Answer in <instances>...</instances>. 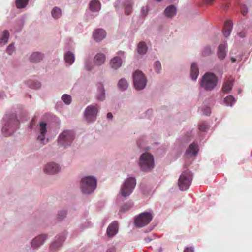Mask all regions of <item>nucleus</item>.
Listing matches in <instances>:
<instances>
[{"instance_id":"1","label":"nucleus","mask_w":252,"mask_h":252,"mask_svg":"<svg viewBox=\"0 0 252 252\" xmlns=\"http://www.w3.org/2000/svg\"><path fill=\"white\" fill-rule=\"evenodd\" d=\"M19 124L15 113L6 115L3 118L2 133L5 136H11L18 129Z\"/></svg>"},{"instance_id":"2","label":"nucleus","mask_w":252,"mask_h":252,"mask_svg":"<svg viewBox=\"0 0 252 252\" xmlns=\"http://www.w3.org/2000/svg\"><path fill=\"white\" fill-rule=\"evenodd\" d=\"M79 186L82 194L90 195L93 193L94 190V176H83L80 180Z\"/></svg>"},{"instance_id":"3","label":"nucleus","mask_w":252,"mask_h":252,"mask_svg":"<svg viewBox=\"0 0 252 252\" xmlns=\"http://www.w3.org/2000/svg\"><path fill=\"white\" fill-rule=\"evenodd\" d=\"M75 137V132L71 130H65L61 132L57 140L58 145L63 148L69 147Z\"/></svg>"},{"instance_id":"4","label":"nucleus","mask_w":252,"mask_h":252,"mask_svg":"<svg viewBox=\"0 0 252 252\" xmlns=\"http://www.w3.org/2000/svg\"><path fill=\"white\" fill-rule=\"evenodd\" d=\"M49 238V235L47 233H41L36 235L30 242V250L31 251L38 250L44 245Z\"/></svg>"},{"instance_id":"5","label":"nucleus","mask_w":252,"mask_h":252,"mask_svg":"<svg viewBox=\"0 0 252 252\" xmlns=\"http://www.w3.org/2000/svg\"><path fill=\"white\" fill-rule=\"evenodd\" d=\"M139 165L142 171H150L154 167L153 156L149 153L143 154L140 158Z\"/></svg>"},{"instance_id":"6","label":"nucleus","mask_w":252,"mask_h":252,"mask_svg":"<svg viewBox=\"0 0 252 252\" xmlns=\"http://www.w3.org/2000/svg\"><path fill=\"white\" fill-rule=\"evenodd\" d=\"M217 77L212 73H206L201 81V86L206 90L211 91L217 85Z\"/></svg>"},{"instance_id":"7","label":"nucleus","mask_w":252,"mask_h":252,"mask_svg":"<svg viewBox=\"0 0 252 252\" xmlns=\"http://www.w3.org/2000/svg\"><path fill=\"white\" fill-rule=\"evenodd\" d=\"M135 185L136 180L134 178L127 179L122 186L120 194L124 197L128 196L132 192Z\"/></svg>"},{"instance_id":"8","label":"nucleus","mask_w":252,"mask_h":252,"mask_svg":"<svg viewBox=\"0 0 252 252\" xmlns=\"http://www.w3.org/2000/svg\"><path fill=\"white\" fill-rule=\"evenodd\" d=\"M192 180L190 171L186 170L180 175L178 180V186L181 190L185 191L189 189Z\"/></svg>"},{"instance_id":"9","label":"nucleus","mask_w":252,"mask_h":252,"mask_svg":"<svg viewBox=\"0 0 252 252\" xmlns=\"http://www.w3.org/2000/svg\"><path fill=\"white\" fill-rule=\"evenodd\" d=\"M133 83L135 89L140 90L145 88L147 83L144 74L140 70H136L133 74Z\"/></svg>"},{"instance_id":"10","label":"nucleus","mask_w":252,"mask_h":252,"mask_svg":"<svg viewBox=\"0 0 252 252\" xmlns=\"http://www.w3.org/2000/svg\"><path fill=\"white\" fill-rule=\"evenodd\" d=\"M46 133L47 124L41 122L37 127V141L42 145L46 144L49 141V139L46 137Z\"/></svg>"},{"instance_id":"11","label":"nucleus","mask_w":252,"mask_h":252,"mask_svg":"<svg viewBox=\"0 0 252 252\" xmlns=\"http://www.w3.org/2000/svg\"><path fill=\"white\" fill-rule=\"evenodd\" d=\"M153 218L151 213L143 212L136 217L134 220V223L137 227H142L147 225L151 221Z\"/></svg>"},{"instance_id":"12","label":"nucleus","mask_w":252,"mask_h":252,"mask_svg":"<svg viewBox=\"0 0 252 252\" xmlns=\"http://www.w3.org/2000/svg\"><path fill=\"white\" fill-rule=\"evenodd\" d=\"M66 237L63 234H59L55 236L49 246V250L51 252H57L63 246Z\"/></svg>"},{"instance_id":"13","label":"nucleus","mask_w":252,"mask_h":252,"mask_svg":"<svg viewBox=\"0 0 252 252\" xmlns=\"http://www.w3.org/2000/svg\"><path fill=\"white\" fill-rule=\"evenodd\" d=\"M61 170L60 165L55 162H49L45 164L43 167V172L47 175H54L58 174Z\"/></svg>"},{"instance_id":"14","label":"nucleus","mask_w":252,"mask_h":252,"mask_svg":"<svg viewBox=\"0 0 252 252\" xmlns=\"http://www.w3.org/2000/svg\"><path fill=\"white\" fill-rule=\"evenodd\" d=\"M84 117L88 123H92L94 120V106H87L84 112Z\"/></svg>"},{"instance_id":"15","label":"nucleus","mask_w":252,"mask_h":252,"mask_svg":"<svg viewBox=\"0 0 252 252\" xmlns=\"http://www.w3.org/2000/svg\"><path fill=\"white\" fill-rule=\"evenodd\" d=\"M94 66V55L93 53L86 57L84 61V68L87 71H92Z\"/></svg>"},{"instance_id":"16","label":"nucleus","mask_w":252,"mask_h":252,"mask_svg":"<svg viewBox=\"0 0 252 252\" xmlns=\"http://www.w3.org/2000/svg\"><path fill=\"white\" fill-rule=\"evenodd\" d=\"M44 58L43 53L40 52H33L29 57V60L33 63H38L42 61Z\"/></svg>"},{"instance_id":"17","label":"nucleus","mask_w":252,"mask_h":252,"mask_svg":"<svg viewBox=\"0 0 252 252\" xmlns=\"http://www.w3.org/2000/svg\"><path fill=\"white\" fill-rule=\"evenodd\" d=\"M198 151V146L196 144L193 143L191 144L186 152V156L190 158L196 156Z\"/></svg>"},{"instance_id":"18","label":"nucleus","mask_w":252,"mask_h":252,"mask_svg":"<svg viewBox=\"0 0 252 252\" xmlns=\"http://www.w3.org/2000/svg\"><path fill=\"white\" fill-rule=\"evenodd\" d=\"M118 224L116 221L111 223L107 228V234L108 237H113L118 232Z\"/></svg>"},{"instance_id":"19","label":"nucleus","mask_w":252,"mask_h":252,"mask_svg":"<svg viewBox=\"0 0 252 252\" xmlns=\"http://www.w3.org/2000/svg\"><path fill=\"white\" fill-rule=\"evenodd\" d=\"M64 59L65 64L67 66L72 65L75 61V55L71 51H67L64 55Z\"/></svg>"},{"instance_id":"20","label":"nucleus","mask_w":252,"mask_h":252,"mask_svg":"<svg viewBox=\"0 0 252 252\" xmlns=\"http://www.w3.org/2000/svg\"><path fill=\"white\" fill-rule=\"evenodd\" d=\"M232 22L230 20H227L225 22L224 28L222 30L223 35L225 37H228L230 35L232 30Z\"/></svg>"},{"instance_id":"21","label":"nucleus","mask_w":252,"mask_h":252,"mask_svg":"<svg viewBox=\"0 0 252 252\" xmlns=\"http://www.w3.org/2000/svg\"><path fill=\"white\" fill-rule=\"evenodd\" d=\"M94 0H92L90 3L88 9L86 11V16L88 18L92 19L94 18Z\"/></svg>"},{"instance_id":"22","label":"nucleus","mask_w":252,"mask_h":252,"mask_svg":"<svg viewBox=\"0 0 252 252\" xmlns=\"http://www.w3.org/2000/svg\"><path fill=\"white\" fill-rule=\"evenodd\" d=\"M122 63L121 58L117 56L112 58L110 62L111 67L114 69L119 68L122 65Z\"/></svg>"},{"instance_id":"23","label":"nucleus","mask_w":252,"mask_h":252,"mask_svg":"<svg viewBox=\"0 0 252 252\" xmlns=\"http://www.w3.org/2000/svg\"><path fill=\"white\" fill-rule=\"evenodd\" d=\"M226 44L225 43L219 45L218 50V56L220 60H223L226 55V51L225 50Z\"/></svg>"},{"instance_id":"24","label":"nucleus","mask_w":252,"mask_h":252,"mask_svg":"<svg viewBox=\"0 0 252 252\" xmlns=\"http://www.w3.org/2000/svg\"><path fill=\"white\" fill-rule=\"evenodd\" d=\"M106 31L102 29L95 30V41L99 42L106 37Z\"/></svg>"},{"instance_id":"25","label":"nucleus","mask_w":252,"mask_h":252,"mask_svg":"<svg viewBox=\"0 0 252 252\" xmlns=\"http://www.w3.org/2000/svg\"><path fill=\"white\" fill-rule=\"evenodd\" d=\"M106 60V56L102 53H98L95 55V65L100 66L103 64Z\"/></svg>"},{"instance_id":"26","label":"nucleus","mask_w":252,"mask_h":252,"mask_svg":"<svg viewBox=\"0 0 252 252\" xmlns=\"http://www.w3.org/2000/svg\"><path fill=\"white\" fill-rule=\"evenodd\" d=\"M98 94L97 99L100 100H103L105 98V90L103 85L101 83H98L97 84Z\"/></svg>"},{"instance_id":"27","label":"nucleus","mask_w":252,"mask_h":252,"mask_svg":"<svg viewBox=\"0 0 252 252\" xmlns=\"http://www.w3.org/2000/svg\"><path fill=\"white\" fill-rule=\"evenodd\" d=\"M176 13V9L174 5H170L167 7L164 10V14L167 17H173Z\"/></svg>"},{"instance_id":"28","label":"nucleus","mask_w":252,"mask_h":252,"mask_svg":"<svg viewBox=\"0 0 252 252\" xmlns=\"http://www.w3.org/2000/svg\"><path fill=\"white\" fill-rule=\"evenodd\" d=\"M52 17L54 19H59L62 15V10L58 7H54L51 11Z\"/></svg>"},{"instance_id":"29","label":"nucleus","mask_w":252,"mask_h":252,"mask_svg":"<svg viewBox=\"0 0 252 252\" xmlns=\"http://www.w3.org/2000/svg\"><path fill=\"white\" fill-rule=\"evenodd\" d=\"M9 33L7 30H4L1 36L0 37V44L1 45H4L6 44L9 39Z\"/></svg>"},{"instance_id":"30","label":"nucleus","mask_w":252,"mask_h":252,"mask_svg":"<svg viewBox=\"0 0 252 252\" xmlns=\"http://www.w3.org/2000/svg\"><path fill=\"white\" fill-rule=\"evenodd\" d=\"M191 77L193 80H195L199 74L198 68L195 63H193L191 66Z\"/></svg>"},{"instance_id":"31","label":"nucleus","mask_w":252,"mask_h":252,"mask_svg":"<svg viewBox=\"0 0 252 252\" xmlns=\"http://www.w3.org/2000/svg\"><path fill=\"white\" fill-rule=\"evenodd\" d=\"M232 81L231 80H227L224 82L222 90L224 92L228 93L232 89Z\"/></svg>"},{"instance_id":"32","label":"nucleus","mask_w":252,"mask_h":252,"mask_svg":"<svg viewBox=\"0 0 252 252\" xmlns=\"http://www.w3.org/2000/svg\"><path fill=\"white\" fill-rule=\"evenodd\" d=\"M29 0H16L15 5L18 9L24 8L28 4Z\"/></svg>"},{"instance_id":"33","label":"nucleus","mask_w":252,"mask_h":252,"mask_svg":"<svg viewBox=\"0 0 252 252\" xmlns=\"http://www.w3.org/2000/svg\"><path fill=\"white\" fill-rule=\"evenodd\" d=\"M147 50V46L144 42L139 43L137 47V51L139 54L143 55L145 54Z\"/></svg>"},{"instance_id":"34","label":"nucleus","mask_w":252,"mask_h":252,"mask_svg":"<svg viewBox=\"0 0 252 252\" xmlns=\"http://www.w3.org/2000/svg\"><path fill=\"white\" fill-rule=\"evenodd\" d=\"M61 100L65 105H69L72 102V97L68 94H64L62 95Z\"/></svg>"},{"instance_id":"35","label":"nucleus","mask_w":252,"mask_h":252,"mask_svg":"<svg viewBox=\"0 0 252 252\" xmlns=\"http://www.w3.org/2000/svg\"><path fill=\"white\" fill-rule=\"evenodd\" d=\"M118 86L120 90L124 91L127 88L128 84L125 79L122 78L119 80Z\"/></svg>"},{"instance_id":"36","label":"nucleus","mask_w":252,"mask_h":252,"mask_svg":"<svg viewBox=\"0 0 252 252\" xmlns=\"http://www.w3.org/2000/svg\"><path fill=\"white\" fill-rule=\"evenodd\" d=\"M67 212L66 210H60L57 215V219L61 221L64 220L67 216Z\"/></svg>"},{"instance_id":"37","label":"nucleus","mask_w":252,"mask_h":252,"mask_svg":"<svg viewBox=\"0 0 252 252\" xmlns=\"http://www.w3.org/2000/svg\"><path fill=\"white\" fill-rule=\"evenodd\" d=\"M234 101L235 99L232 95L227 96L224 98V102L227 105L231 106Z\"/></svg>"},{"instance_id":"38","label":"nucleus","mask_w":252,"mask_h":252,"mask_svg":"<svg viewBox=\"0 0 252 252\" xmlns=\"http://www.w3.org/2000/svg\"><path fill=\"white\" fill-rule=\"evenodd\" d=\"M132 203H128L124 204L121 208L120 211H127L129 210L133 206Z\"/></svg>"},{"instance_id":"39","label":"nucleus","mask_w":252,"mask_h":252,"mask_svg":"<svg viewBox=\"0 0 252 252\" xmlns=\"http://www.w3.org/2000/svg\"><path fill=\"white\" fill-rule=\"evenodd\" d=\"M208 128V126L206 122H201L199 125V129L201 131H205Z\"/></svg>"},{"instance_id":"40","label":"nucleus","mask_w":252,"mask_h":252,"mask_svg":"<svg viewBox=\"0 0 252 252\" xmlns=\"http://www.w3.org/2000/svg\"><path fill=\"white\" fill-rule=\"evenodd\" d=\"M15 51V47L14 44L12 43L10 44L6 48V52L9 55H12Z\"/></svg>"},{"instance_id":"41","label":"nucleus","mask_w":252,"mask_h":252,"mask_svg":"<svg viewBox=\"0 0 252 252\" xmlns=\"http://www.w3.org/2000/svg\"><path fill=\"white\" fill-rule=\"evenodd\" d=\"M154 69L157 73H159L161 69V63L159 61H157L154 63Z\"/></svg>"},{"instance_id":"42","label":"nucleus","mask_w":252,"mask_h":252,"mask_svg":"<svg viewBox=\"0 0 252 252\" xmlns=\"http://www.w3.org/2000/svg\"><path fill=\"white\" fill-rule=\"evenodd\" d=\"M132 6L131 3H128L126 5L125 12L126 14L129 15L132 11Z\"/></svg>"},{"instance_id":"43","label":"nucleus","mask_w":252,"mask_h":252,"mask_svg":"<svg viewBox=\"0 0 252 252\" xmlns=\"http://www.w3.org/2000/svg\"><path fill=\"white\" fill-rule=\"evenodd\" d=\"M211 52V49L209 47H205L202 52L203 56H207Z\"/></svg>"},{"instance_id":"44","label":"nucleus","mask_w":252,"mask_h":252,"mask_svg":"<svg viewBox=\"0 0 252 252\" xmlns=\"http://www.w3.org/2000/svg\"><path fill=\"white\" fill-rule=\"evenodd\" d=\"M101 7V4L98 0H95V12L99 11Z\"/></svg>"},{"instance_id":"45","label":"nucleus","mask_w":252,"mask_h":252,"mask_svg":"<svg viewBox=\"0 0 252 252\" xmlns=\"http://www.w3.org/2000/svg\"><path fill=\"white\" fill-rule=\"evenodd\" d=\"M241 12L244 16L246 15L248 12L247 8L244 5L242 6L241 7Z\"/></svg>"},{"instance_id":"46","label":"nucleus","mask_w":252,"mask_h":252,"mask_svg":"<svg viewBox=\"0 0 252 252\" xmlns=\"http://www.w3.org/2000/svg\"><path fill=\"white\" fill-rule=\"evenodd\" d=\"M148 13L147 7H143L141 9V14L143 16H146Z\"/></svg>"},{"instance_id":"47","label":"nucleus","mask_w":252,"mask_h":252,"mask_svg":"<svg viewBox=\"0 0 252 252\" xmlns=\"http://www.w3.org/2000/svg\"><path fill=\"white\" fill-rule=\"evenodd\" d=\"M31 87L34 89H39L41 87V84L39 82H35L34 84L33 85H32Z\"/></svg>"},{"instance_id":"48","label":"nucleus","mask_w":252,"mask_h":252,"mask_svg":"<svg viewBox=\"0 0 252 252\" xmlns=\"http://www.w3.org/2000/svg\"><path fill=\"white\" fill-rule=\"evenodd\" d=\"M184 252H194V249L192 247L186 248L184 250Z\"/></svg>"},{"instance_id":"49","label":"nucleus","mask_w":252,"mask_h":252,"mask_svg":"<svg viewBox=\"0 0 252 252\" xmlns=\"http://www.w3.org/2000/svg\"><path fill=\"white\" fill-rule=\"evenodd\" d=\"M106 252H116L115 248L114 247H111L107 250Z\"/></svg>"},{"instance_id":"50","label":"nucleus","mask_w":252,"mask_h":252,"mask_svg":"<svg viewBox=\"0 0 252 252\" xmlns=\"http://www.w3.org/2000/svg\"><path fill=\"white\" fill-rule=\"evenodd\" d=\"M215 0H205V2L207 4H211Z\"/></svg>"},{"instance_id":"51","label":"nucleus","mask_w":252,"mask_h":252,"mask_svg":"<svg viewBox=\"0 0 252 252\" xmlns=\"http://www.w3.org/2000/svg\"><path fill=\"white\" fill-rule=\"evenodd\" d=\"M107 117L109 119H112L113 118V115L111 113H108L107 115Z\"/></svg>"},{"instance_id":"52","label":"nucleus","mask_w":252,"mask_h":252,"mask_svg":"<svg viewBox=\"0 0 252 252\" xmlns=\"http://www.w3.org/2000/svg\"><path fill=\"white\" fill-rule=\"evenodd\" d=\"M151 240V239H150L148 237L145 238V241L146 242L148 243V242H150Z\"/></svg>"},{"instance_id":"53","label":"nucleus","mask_w":252,"mask_h":252,"mask_svg":"<svg viewBox=\"0 0 252 252\" xmlns=\"http://www.w3.org/2000/svg\"><path fill=\"white\" fill-rule=\"evenodd\" d=\"M211 113V111H210V109L209 108H207V112L205 113V114L206 115H208V114H210Z\"/></svg>"},{"instance_id":"54","label":"nucleus","mask_w":252,"mask_h":252,"mask_svg":"<svg viewBox=\"0 0 252 252\" xmlns=\"http://www.w3.org/2000/svg\"><path fill=\"white\" fill-rule=\"evenodd\" d=\"M238 35L241 37H245V34L244 33H239L238 34Z\"/></svg>"},{"instance_id":"55","label":"nucleus","mask_w":252,"mask_h":252,"mask_svg":"<svg viewBox=\"0 0 252 252\" xmlns=\"http://www.w3.org/2000/svg\"><path fill=\"white\" fill-rule=\"evenodd\" d=\"M231 61H232V63H234L236 61V60L235 58L232 57L231 58Z\"/></svg>"},{"instance_id":"56","label":"nucleus","mask_w":252,"mask_h":252,"mask_svg":"<svg viewBox=\"0 0 252 252\" xmlns=\"http://www.w3.org/2000/svg\"><path fill=\"white\" fill-rule=\"evenodd\" d=\"M92 36H93V37H94V31L93 32V34H92Z\"/></svg>"},{"instance_id":"57","label":"nucleus","mask_w":252,"mask_h":252,"mask_svg":"<svg viewBox=\"0 0 252 252\" xmlns=\"http://www.w3.org/2000/svg\"><path fill=\"white\" fill-rule=\"evenodd\" d=\"M95 114H96V113H97V111H96V109H95Z\"/></svg>"},{"instance_id":"58","label":"nucleus","mask_w":252,"mask_h":252,"mask_svg":"<svg viewBox=\"0 0 252 252\" xmlns=\"http://www.w3.org/2000/svg\"><path fill=\"white\" fill-rule=\"evenodd\" d=\"M95 184H96V180H95Z\"/></svg>"}]
</instances>
